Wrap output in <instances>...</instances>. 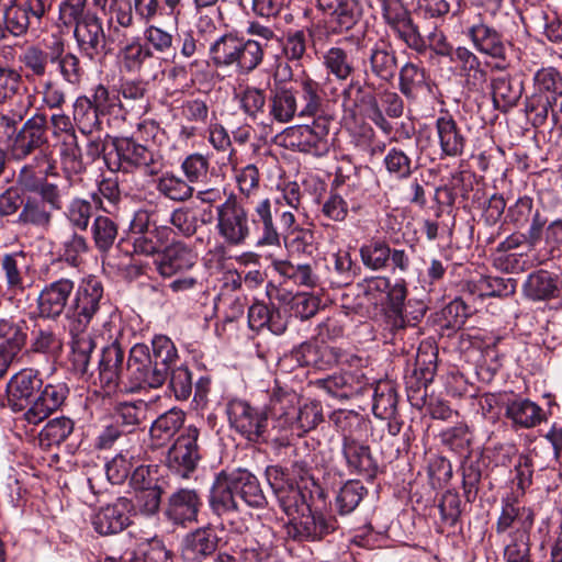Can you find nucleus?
<instances>
[{
  "label": "nucleus",
  "mask_w": 562,
  "mask_h": 562,
  "mask_svg": "<svg viewBox=\"0 0 562 562\" xmlns=\"http://www.w3.org/2000/svg\"><path fill=\"white\" fill-rule=\"evenodd\" d=\"M102 291L99 280L89 276L79 284L75 300L74 310L78 315V325L72 321V374H78L85 382L91 376L88 366L95 347L91 333L86 331L85 328L98 310Z\"/></svg>",
  "instance_id": "f257e3e1"
},
{
  "label": "nucleus",
  "mask_w": 562,
  "mask_h": 562,
  "mask_svg": "<svg viewBox=\"0 0 562 562\" xmlns=\"http://www.w3.org/2000/svg\"><path fill=\"white\" fill-rule=\"evenodd\" d=\"M331 419L341 434V451L349 471L373 479L378 464L370 447L360 439L366 427L362 417L351 411H339L333 414Z\"/></svg>",
  "instance_id": "f03ea898"
},
{
  "label": "nucleus",
  "mask_w": 562,
  "mask_h": 562,
  "mask_svg": "<svg viewBox=\"0 0 562 562\" xmlns=\"http://www.w3.org/2000/svg\"><path fill=\"white\" fill-rule=\"evenodd\" d=\"M215 231L228 247H241L251 236L249 210L244 200L231 192L214 207Z\"/></svg>",
  "instance_id": "7ed1b4c3"
},
{
  "label": "nucleus",
  "mask_w": 562,
  "mask_h": 562,
  "mask_svg": "<svg viewBox=\"0 0 562 562\" xmlns=\"http://www.w3.org/2000/svg\"><path fill=\"white\" fill-rule=\"evenodd\" d=\"M115 161H112V151L108 153L105 160L113 170L130 171L133 168L143 170L147 176L158 175L162 167V156L159 151L139 144L133 137H116L113 140Z\"/></svg>",
  "instance_id": "20e7f679"
},
{
  "label": "nucleus",
  "mask_w": 562,
  "mask_h": 562,
  "mask_svg": "<svg viewBox=\"0 0 562 562\" xmlns=\"http://www.w3.org/2000/svg\"><path fill=\"white\" fill-rule=\"evenodd\" d=\"M329 125L325 116H317L312 125H295L284 131V142L291 149L323 157L329 153Z\"/></svg>",
  "instance_id": "39448f33"
},
{
  "label": "nucleus",
  "mask_w": 562,
  "mask_h": 562,
  "mask_svg": "<svg viewBox=\"0 0 562 562\" xmlns=\"http://www.w3.org/2000/svg\"><path fill=\"white\" fill-rule=\"evenodd\" d=\"M127 370L133 383L132 390L158 389L165 384L169 374L151 360L149 348L143 344L131 349Z\"/></svg>",
  "instance_id": "423d86ee"
},
{
  "label": "nucleus",
  "mask_w": 562,
  "mask_h": 562,
  "mask_svg": "<svg viewBox=\"0 0 562 562\" xmlns=\"http://www.w3.org/2000/svg\"><path fill=\"white\" fill-rule=\"evenodd\" d=\"M382 14L385 23L412 49L424 53L426 42L414 24L409 11L402 0H381Z\"/></svg>",
  "instance_id": "0eeeda50"
},
{
  "label": "nucleus",
  "mask_w": 562,
  "mask_h": 562,
  "mask_svg": "<svg viewBox=\"0 0 562 562\" xmlns=\"http://www.w3.org/2000/svg\"><path fill=\"white\" fill-rule=\"evenodd\" d=\"M231 426L249 441H258L267 431L268 416L246 401L234 398L227 404Z\"/></svg>",
  "instance_id": "6e6552de"
},
{
  "label": "nucleus",
  "mask_w": 562,
  "mask_h": 562,
  "mask_svg": "<svg viewBox=\"0 0 562 562\" xmlns=\"http://www.w3.org/2000/svg\"><path fill=\"white\" fill-rule=\"evenodd\" d=\"M266 473L281 509L289 517L293 518L299 513L310 512L305 494L296 484L284 480L281 469L269 467Z\"/></svg>",
  "instance_id": "1a4fd4ad"
},
{
  "label": "nucleus",
  "mask_w": 562,
  "mask_h": 562,
  "mask_svg": "<svg viewBox=\"0 0 562 562\" xmlns=\"http://www.w3.org/2000/svg\"><path fill=\"white\" fill-rule=\"evenodd\" d=\"M48 7V0H12L4 11L5 29L14 36L26 33L33 22H38Z\"/></svg>",
  "instance_id": "9d476101"
},
{
  "label": "nucleus",
  "mask_w": 562,
  "mask_h": 562,
  "mask_svg": "<svg viewBox=\"0 0 562 562\" xmlns=\"http://www.w3.org/2000/svg\"><path fill=\"white\" fill-rule=\"evenodd\" d=\"M201 430L195 425L187 426L168 452V462L176 464L186 475L192 472L201 459L199 438Z\"/></svg>",
  "instance_id": "9b49d317"
},
{
  "label": "nucleus",
  "mask_w": 562,
  "mask_h": 562,
  "mask_svg": "<svg viewBox=\"0 0 562 562\" xmlns=\"http://www.w3.org/2000/svg\"><path fill=\"white\" fill-rule=\"evenodd\" d=\"M133 509L132 502L126 497H119L112 504L101 507L95 514L90 510L92 525L100 535H113L124 530L130 524Z\"/></svg>",
  "instance_id": "f8f14e48"
},
{
  "label": "nucleus",
  "mask_w": 562,
  "mask_h": 562,
  "mask_svg": "<svg viewBox=\"0 0 562 562\" xmlns=\"http://www.w3.org/2000/svg\"><path fill=\"white\" fill-rule=\"evenodd\" d=\"M504 415L515 429H531L548 420L546 412L529 398L515 396L504 403Z\"/></svg>",
  "instance_id": "ddd939ff"
},
{
  "label": "nucleus",
  "mask_w": 562,
  "mask_h": 562,
  "mask_svg": "<svg viewBox=\"0 0 562 562\" xmlns=\"http://www.w3.org/2000/svg\"><path fill=\"white\" fill-rule=\"evenodd\" d=\"M342 352L324 341H306L292 351L293 359L302 367L326 370L338 363Z\"/></svg>",
  "instance_id": "4468645a"
},
{
  "label": "nucleus",
  "mask_w": 562,
  "mask_h": 562,
  "mask_svg": "<svg viewBox=\"0 0 562 562\" xmlns=\"http://www.w3.org/2000/svg\"><path fill=\"white\" fill-rule=\"evenodd\" d=\"M42 386L38 374L24 369L12 376L8 383V401L13 411H23L33 404L35 392Z\"/></svg>",
  "instance_id": "2eb2a0df"
},
{
  "label": "nucleus",
  "mask_w": 562,
  "mask_h": 562,
  "mask_svg": "<svg viewBox=\"0 0 562 562\" xmlns=\"http://www.w3.org/2000/svg\"><path fill=\"white\" fill-rule=\"evenodd\" d=\"M149 214L146 211H138L135 213L131 223V229L137 234L134 238V251L139 255L153 256L157 254L161 247V237L171 232L168 227L148 229Z\"/></svg>",
  "instance_id": "dca6fc26"
},
{
  "label": "nucleus",
  "mask_w": 562,
  "mask_h": 562,
  "mask_svg": "<svg viewBox=\"0 0 562 562\" xmlns=\"http://www.w3.org/2000/svg\"><path fill=\"white\" fill-rule=\"evenodd\" d=\"M196 261V254L182 241H175L167 246L159 258L155 260L158 272L166 278L192 268Z\"/></svg>",
  "instance_id": "f3484780"
},
{
  "label": "nucleus",
  "mask_w": 562,
  "mask_h": 562,
  "mask_svg": "<svg viewBox=\"0 0 562 562\" xmlns=\"http://www.w3.org/2000/svg\"><path fill=\"white\" fill-rule=\"evenodd\" d=\"M451 61L458 65L459 75L463 78L464 87L469 91H483L487 82V71L482 67L480 59L467 47L454 49Z\"/></svg>",
  "instance_id": "a211bd4d"
},
{
  "label": "nucleus",
  "mask_w": 562,
  "mask_h": 562,
  "mask_svg": "<svg viewBox=\"0 0 562 562\" xmlns=\"http://www.w3.org/2000/svg\"><path fill=\"white\" fill-rule=\"evenodd\" d=\"M147 404L144 401L119 403L114 408V422L125 431L131 449L140 448L138 426L146 419Z\"/></svg>",
  "instance_id": "6ab92c4d"
},
{
  "label": "nucleus",
  "mask_w": 562,
  "mask_h": 562,
  "mask_svg": "<svg viewBox=\"0 0 562 562\" xmlns=\"http://www.w3.org/2000/svg\"><path fill=\"white\" fill-rule=\"evenodd\" d=\"M218 541L220 538L214 529L198 528L186 536L181 557L184 562H203L216 551Z\"/></svg>",
  "instance_id": "aec40b11"
},
{
  "label": "nucleus",
  "mask_w": 562,
  "mask_h": 562,
  "mask_svg": "<svg viewBox=\"0 0 562 562\" xmlns=\"http://www.w3.org/2000/svg\"><path fill=\"white\" fill-rule=\"evenodd\" d=\"M201 505L194 490L180 488L169 496L165 514L173 524L184 525L196 520Z\"/></svg>",
  "instance_id": "412c9836"
},
{
  "label": "nucleus",
  "mask_w": 562,
  "mask_h": 562,
  "mask_svg": "<svg viewBox=\"0 0 562 562\" xmlns=\"http://www.w3.org/2000/svg\"><path fill=\"white\" fill-rule=\"evenodd\" d=\"M250 221L259 232L256 243L258 247L280 246L281 233L273 220L272 203L269 198L261 199L254 205V214L250 216Z\"/></svg>",
  "instance_id": "4be33fe9"
},
{
  "label": "nucleus",
  "mask_w": 562,
  "mask_h": 562,
  "mask_svg": "<svg viewBox=\"0 0 562 562\" xmlns=\"http://www.w3.org/2000/svg\"><path fill=\"white\" fill-rule=\"evenodd\" d=\"M93 3L105 15L110 35L131 30L137 23L132 0H93Z\"/></svg>",
  "instance_id": "5701e85b"
},
{
  "label": "nucleus",
  "mask_w": 562,
  "mask_h": 562,
  "mask_svg": "<svg viewBox=\"0 0 562 562\" xmlns=\"http://www.w3.org/2000/svg\"><path fill=\"white\" fill-rule=\"evenodd\" d=\"M45 142L43 117L27 120L10 145L11 155L15 159H23L33 150L40 148Z\"/></svg>",
  "instance_id": "b1692460"
},
{
  "label": "nucleus",
  "mask_w": 562,
  "mask_h": 562,
  "mask_svg": "<svg viewBox=\"0 0 562 562\" xmlns=\"http://www.w3.org/2000/svg\"><path fill=\"white\" fill-rule=\"evenodd\" d=\"M67 394L68 386L66 384L46 385L25 412L27 422L31 424H38L44 420L65 402Z\"/></svg>",
  "instance_id": "393cba45"
},
{
  "label": "nucleus",
  "mask_w": 562,
  "mask_h": 562,
  "mask_svg": "<svg viewBox=\"0 0 562 562\" xmlns=\"http://www.w3.org/2000/svg\"><path fill=\"white\" fill-rule=\"evenodd\" d=\"M366 78L363 81L351 79L341 91V105L346 112L355 115L358 110L368 106L376 108V99L373 90V83L369 81V70L364 69Z\"/></svg>",
  "instance_id": "a878e982"
},
{
  "label": "nucleus",
  "mask_w": 562,
  "mask_h": 562,
  "mask_svg": "<svg viewBox=\"0 0 562 562\" xmlns=\"http://www.w3.org/2000/svg\"><path fill=\"white\" fill-rule=\"evenodd\" d=\"M269 115L279 123H289L295 115L300 117L296 93L285 85H276L270 90L268 101Z\"/></svg>",
  "instance_id": "bb28decb"
},
{
  "label": "nucleus",
  "mask_w": 562,
  "mask_h": 562,
  "mask_svg": "<svg viewBox=\"0 0 562 562\" xmlns=\"http://www.w3.org/2000/svg\"><path fill=\"white\" fill-rule=\"evenodd\" d=\"M76 25L72 34L81 53L92 59L98 53V46L104 36L99 19L93 14L75 16Z\"/></svg>",
  "instance_id": "cd10ccee"
},
{
  "label": "nucleus",
  "mask_w": 562,
  "mask_h": 562,
  "mask_svg": "<svg viewBox=\"0 0 562 562\" xmlns=\"http://www.w3.org/2000/svg\"><path fill=\"white\" fill-rule=\"evenodd\" d=\"M237 501H243L252 508H263L268 502L259 480L249 471L237 469L231 471Z\"/></svg>",
  "instance_id": "c85d7f7f"
},
{
  "label": "nucleus",
  "mask_w": 562,
  "mask_h": 562,
  "mask_svg": "<svg viewBox=\"0 0 562 562\" xmlns=\"http://www.w3.org/2000/svg\"><path fill=\"white\" fill-rule=\"evenodd\" d=\"M210 506L220 516L238 510V501L231 472L222 471L217 474L211 488Z\"/></svg>",
  "instance_id": "c756f323"
},
{
  "label": "nucleus",
  "mask_w": 562,
  "mask_h": 562,
  "mask_svg": "<svg viewBox=\"0 0 562 562\" xmlns=\"http://www.w3.org/2000/svg\"><path fill=\"white\" fill-rule=\"evenodd\" d=\"M469 35L477 50L502 61L496 64V68H506L504 64L506 49L501 35L494 29L485 24H476L470 27Z\"/></svg>",
  "instance_id": "7c9ffc66"
},
{
  "label": "nucleus",
  "mask_w": 562,
  "mask_h": 562,
  "mask_svg": "<svg viewBox=\"0 0 562 562\" xmlns=\"http://www.w3.org/2000/svg\"><path fill=\"white\" fill-rule=\"evenodd\" d=\"M436 131L442 156L458 157L463 154L465 137L451 115L446 113L439 116L436 120Z\"/></svg>",
  "instance_id": "2f4dec72"
},
{
  "label": "nucleus",
  "mask_w": 562,
  "mask_h": 562,
  "mask_svg": "<svg viewBox=\"0 0 562 562\" xmlns=\"http://www.w3.org/2000/svg\"><path fill=\"white\" fill-rule=\"evenodd\" d=\"M124 350L120 344L113 341L102 349L99 361V379L101 383L114 390L117 386L121 373L123 371Z\"/></svg>",
  "instance_id": "473e14b6"
},
{
  "label": "nucleus",
  "mask_w": 562,
  "mask_h": 562,
  "mask_svg": "<svg viewBox=\"0 0 562 562\" xmlns=\"http://www.w3.org/2000/svg\"><path fill=\"white\" fill-rule=\"evenodd\" d=\"M317 8L329 13L340 31H348L361 18V8L356 0H316Z\"/></svg>",
  "instance_id": "72a5a7b5"
},
{
  "label": "nucleus",
  "mask_w": 562,
  "mask_h": 562,
  "mask_svg": "<svg viewBox=\"0 0 562 562\" xmlns=\"http://www.w3.org/2000/svg\"><path fill=\"white\" fill-rule=\"evenodd\" d=\"M368 65L371 74L378 79L390 82L397 71L395 52L385 43H376L369 53Z\"/></svg>",
  "instance_id": "f704fd0d"
},
{
  "label": "nucleus",
  "mask_w": 562,
  "mask_h": 562,
  "mask_svg": "<svg viewBox=\"0 0 562 562\" xmlns=\"http://www.w3.org/2000/svg\"><path fill=\"white\" fill-rule=\"evenodd\" d=\"M524 294L531 301H547L559 294L558 277L547 270H538L528 276L522 285Z\"/></svg>",
  "instance_id": "c9c22d12"
},
{
  "label": "nucleus",
  "mask_w": 562,
  "mask_h": 562,
  "mask_svg": "<svg viewBox=\"0 0 562 562\" xmlns=\"http://www.w3.org/2000/svg\"><path fill=\"white\" fill-rule=\"evenodd\" d=\"M70 294L69 281H57L45 288L38 296V310L44 317H56L61 314Z\"/></svg>",
  "instance_id": "e433bc0d"
},
{
  "label": "nucleus",
  "mask_w": 562,
  "mask_h": 562,
  "mask_svg": "<svg viewBox=\"0 0 562 562\" xmlns=\"http://www.w3.org/2000/svg\"><path fill=\"white\" fill-rule=\"evenodd\" d=\"M132 2L137 22L148 25L153 23L158 14L178 20L182 0H164L162 7L160 0H132Z\"/></svg>",
  "instance_id": "4c0bfd02"
},
{
  "label": "nucleus",
  "mask_w": 562,
  "mask_h": 562,
  "mask_svg": "<svg viewBox=\"0 0 562 562\" xmlns=\"http://www.w3.org/2000/svg\"><path fill=\"white\" fill-rule=\"evenodd\" d=\"M491 87L494 106L502 112L514 108L522 95V85L508 76L494 78Z\"/></svg>",
  "instance_id": "58836bf2"
},
{
  "label": "nucleus",
  "mask_w": 562,
  "mask_h": 562,
  "mask_svg": "<svg viewBox=\"0 0 562 562\" xmlns=\"http://www.w3.org/2000/svg\"><path fill=\"white\" fill-rule=\"evenodd\" d=\"M532 524V510L525 506H519L516 501L508 499L503 505L502 514L496 524V531L501 533L506 531L508 528L529 531Z\"/></svg>",
  "instance_id": "ea45409f"
},
{
  "label": "nucleus",
  "mask_w": 562,
  "mask_h": 562,
  "mask_svg": "<svg viewBox=\"0 0 562 562\" xmlns=\"http://www.w3.org/2000/svg\"><path fill=\"white\" fill-rule=\"evenodd\" d=\"M184 413L171 408L160 415L151 425L149 434L155 446L162 447L168 443L184 423Z\"/></svg>",
  "instance_id": "a19ab883"
},
{
  "label": "nucleus",
  "mask_w": 562,
  "mask_h": 562,
  "mask_svg": "<svg viewBox=\"0 0 562 562\" xmlns=\"http://www.w3.org/2000/svg\"><path fill=\"white\" fill-rule=\"evenodd\" d=\"M248 325L252 330L267 327L274 335H281L286 329V322L280 313L261 302H256L249 307Z\"/></svg>",
  "instance_id": "79ce46f5"
},
{
  "label": "nucleus",
  "mask_w": 562,
  "mask_h": 562,
  "mask_svg": "<svg viewBox=\"0 0 562 562\" xmlns=\"http://www.w3.org/2000/svg\"><path fill=\"white\" fill-rule=\"evenodd\" d=\"M240 37L233 34L220 36L210 46V58L215 68H235L239 57Z\"/></svg>",
  "instance_id": "37998d69"
},
{
  "label": "nucleus",
  "mask_w": 562,
  "mask_h": 562,
  "mask_svg": "<svg viewBox=\"0 0 562 562\" xmlns=\"http://www.w3.org/2000/svg\"><path fill=\"white\" fill-rule=\"evenodd\" d=\"M315 385L328 395L339 398H350L362 392V384L351 373L330 375L315 381Z\"/></svg>",
  "instance_id": "c03bdc74"
},
{
  "label": "nucleus",
  "mask_w": 562,
  "mask_h": 562,
  "mask_svg": "<svg viewBox=\"0 0 562 562\" xmlns=\"http://www.w3.org/2000/svg\"><path fill=\"white\" fill-rule=\"evenodd\" d=\"M90 134L83 135L81 143L75 142V148H72V172L86 173L88 165L92 164L104 150V145L100 139V136H89ZM72 137H77L72 134Z\"/></svg>",
  "instance_id": "a18cd8bd"
},
{
  "label": "nucleus",
  "mask_w": 562,
  "mask_h": 562,
  "mask_svg": "<svg viewBox=\"0 0 562 562\" xmlns=\"http://www.w3.org/2000/svg\"><path fill=\"white\" fill-rule=\"evenodd\" d=\"M407 290L403 280L395 283V290L391 293V303L386 304L384 308V324L385 329L391 334H396L406 326L405 317L403 315L404 302L406 299Z\"/></svg>",
  "instance_id": "49530a36"
},
{
  "label": "nucleus",
  "mask_w": 562,
  "mask_h": 562,
  "mask_svg": "<svg viewBox=\"0 0 562 562\" xmlns=\"http://www.w3.org/2000/svg\"><path fill=\"white\" fill-rule=\"evenodd\" d=\"M239 48L235 70L238 75H249L262 64L266 44L259 40L241 38Z\"/></svg>",
  "instance_id": "de8ad7c7"
},
{
  "label": "nucleus",
  "mask_w": 562,
  "mask_h": 562,
  "mask_svg": "<svg viewBox=\"0 0 562 562\" xmlns=\"http://www.w3.org/2000/svg\"><path fill=\"white\" fill-rule=\"evenodd\" d=\"M281 47V57L292 61L294 66L303 65L307 57V35L304 30L288 31L281 38H277Z\"/></svg>",
  "instance_id": "09e8293b"
},
{
  "label": "nucleus",
  "mask_w": 562,
  "mask_h": 562,
  "mask_svg": "<svg viewBox=\"0 0 562 562\" xmlns=\"http://www.w3.org/2000/svg\"><path fill=\"white\" fill-rule=\"evenodd\" d=\"M429 90L428 76L425 68L406 63L400 70V90L407 99H416L418 92Z\"/></svg>",
  "instance_id": "8fccbe9b"
},
{
  "label": "nucleus",
  "mask_w": 562,
  "mask_h": 562,
  "mask_svg": "<svg viewBox=\"0 0 562 562\" xmlns=\"http://www.w3.org/2000/svg\"><path fill=\"white\" fill-rule=\"evenodd\" d=\"M323 65L327 75L334 76L338 81H347L355 72L348 52L338 46L330 47L324 53Z\"/></svg>",
  "instance_id": "3c124183"
},
{
  "label": "nucleus",
  "mask_w": 562,
  "mask_h": 562,
  "mask_svg": "<svg viewBox=\"0 0 562 562\" xmlns=\"http://www.w3.org/2000/svg\"><path fill=\"white\" fill-rule=\"evenodd\" d=\"M156 190L173 202H186L194 193V188L186 179L172 172H166L157 179Z\"/></svg>",
  "instance_id": "603ef678"
},
{
  "label": "nucleus",
  "mask_w": 562,
  "mask_h": 562,
  "mask_svg": "<svg viewBox=\"0 0 562 562\" xmlns=\"http://www.w3.org/2000/svg\"><path fill=\"white\" fill-rule=\"evenodd\" d=\"M372 411L381 419L394 418L397 413V394L389 381H380L373 393Z\"/></svg>",
  "instance_id": "864d4df0"
},
{
  "label": "nucleus",
  "mask_w": 562,
  "mask_h": 562,
  "mask_svg": "<svg viewBox=\"0 0 562 562\" xmlns=\"http://www.w3.org/2000/svg\"><path fill=\"white\" fill-rule=\"evenodd\" d=\"M299 87L301 97V104H299L300 117L317 116L323 104L319 83L305 75L300 80Z\"/></svg>",
  "instance_id": "5fc2aeb1"
},
{
  "label": "nucleus",
  "mask_w": 562,
  "mask_h": 562,
  "mask_svg": "<svg viewBox=\"0 0 562 562\" xmlns=\"http://www.w3.org/2000/svg\"><path fill=\"white\" fill-rule=\"evenodd\" d=\"M8 289L16 293L23 291L24 274L27 269L26 257L23 252L5 255L1 260Z\"/></svg>",
  "instance_id": "6e6d98bb"
},
{
  "label": "nucleus",
  "mask_w": 562,
  "mask_h": 562,
  "mask_svg": "<svg viewBox=\"0 0 562 562\" xmlns=\"http://www.w3.org/2000/svg\"><path fill=\"white\" fill-rule=\"evenodd\" d=\"M149 357L156 364L165 368V371L168 373L170 370L178 367V350L173 341L165 335H157L153 338Z\"/></svg>",
  "instance_id": "4d7b16f0"
},
{
  "label": "nucleus",
  "mask_w": 562,
  "mask_h": 562,
  "mask_svg": "<svg viewBox=\"0 0 562 562\" xmlns=\"http://www.w3.org/2000/svg\"><path fill=\"white\" fill-rule=\"evenodd\" d=\"M273 266L279 274L291 280L295 284L314 286L317 282V276L314 273L311 265H295L291 261L280 260L276 261Z\"/></svg>",
  "instance_id": "13d9d810"
},
{
  "label": "nucleus",
  "mask_w": 562,
  "mask_h": 562,
  "mask_svg": "<svg viewBox=\"0 0 562 562\" xmlns=\"http://www.w3.org/2000/svg\"><path fill=\"white\" fill-rule=\"evenodd\" d=\"M361 291L368 302L378 305L386 302L391 303V293L395 290V283L392 285L386 277H372L366 279L360 284Z\"/></svg>",
  "instance_id": "bf43d9fd"
},
{
  "label": "nucleus",
  "mask_w": 562,
  "mask_h": 562,
  "mask_svg": "<svg viewBox=\"0 0 562 562\" xmlns=\"http://www.w3.org/2000/svg\"><path fill=\"white\" fill-rule=\"evenodd\" d=\"M516 280L512 278L482 277L474 286L480 297H502L513 295L516 291Z\"/></svg>",
  "instance_id": "052dcab7"
},
{
  "label": "nucleus",
  "mask_w": 562,
  "mask_h": 562,
  "mask_svg": "<svg viewBox=\"0 0 562 562\" xmlns=\"http://www.w3.org/2000/svg\"><path fill=\"white\" fill-rule=\"evenodd\" d=\"M390 256L391 248L382 240H372L360 248V257L363 265L372 270L385 268Z\"/></svg>",
  "instance_id": "680f3d73"
},
{
  "label": "nucleus",
  "mask_w": 562,
  "mask_h": 562,
  "mask_svg": "<svg viewBox=\"0 0 562 562\" xmlns=\"http://www.w3.org/2000/svg\"><path fill=\"white\" fill-rule=\"evenodd\" d=\"M179 111L181 119L190 124L204 127L210 123V105L205 99H187L181 103Z\"/></svg>",
  "instance_id": "e2e57ef3"
},
{
  "label": "nucleus",
  "mask_w": 562,
  "mask_h": 562,
  "mask_svg": "<svg viewBox=\"0 0 562 562\" xmlns=\"http://www.w3.org/2000/svg\"><path fill=\"white\" fill-rule=\"evenodd\" d=\"M364 493L366 488L359 481L351 480L344 484L336 496L339 514L345 515L355 510L363 498Z\"/></svg>",
  "instance_id": "0e129e2a"
},
{
  "label": "nucleus",
  "mask_w": 562,
  "mask_h": 562,
  "mask_svg": "<svg viewBox=\"0 0 562 562\" xmlns=\"http://www.w3.org/2000/svg\"><path fill=\"white\" fill-rule=\"evenodd\" d=\"M138 457L139 453L135 452V448H130V450H126V454L121 452L115 456L110 462L106 463L108 480L113 484L123 483L131 474L133 467L132 460Z\"/></svg>",
  "instance_id": "69168bd1"
},
{
  "label": "nucleus",
  "mask_w": 562,
  "mask_h": 562,
  "mask_svg": "<svg viewBox=\"0 0 562 562\" xmlns=\"http://www.w3.org/2000/svg\"><path fill=\"white\" fill-rule=\"evenodd\" d=\"M0 340L5 344V350L18 353L26 341L23 325L12 318H0Z\"/></svg>",
  "instance_id": "338daca9"
},
{
  "label": "nucleus",
  "mask_w": 562,
  "mask_h": 562,
  "mask_svg": "<svg viewBox=\"0 0 562 562\" xmlns=\"http://www.w3.org/2000/svg\"><path fill=\"white\" fill-rule=\"evenodd\" d=\"M72 116L82 135L92 134L98 123L97 110L88 98L80 97L72 105Z\"/></svg>",
  "instance_id": "774afa93"
}]
</instances>
